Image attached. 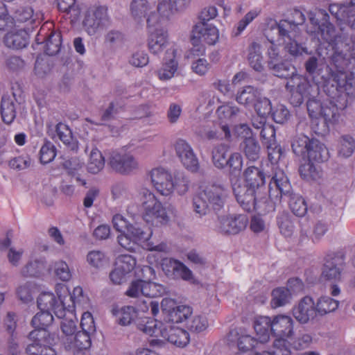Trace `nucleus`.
I'll return each mask as SVG.
<instances>
[{
    "label": "nucleus",
    "mask_w": 355,
    "mask_h": 355,
    "mask_svg": "<svg viewBox=\"0 0 355 355\" xmlns=\"http://www.w3.org/2000/svg\"><path fill=\"white\" fill-rule=\"evenodd\" d=\"M282 197L289 198V207L297 216L302 217L307 212V205L304 199L293 193L292 187L282 171H277L270 181L269 198L272 203L280 201Z\"/></svg>",
    "instance_id": "obj_1"
},
{
    "label": "nucleus",
    "mask_w": 355,
    "mask_h": 355,
    "mask_svg": "<svg viewBox=\"0 0 355 355\" xmlns=\"http://www.w3.org/2000/svg\"><path fill=\"white\" fill-rule=\"evenodd\" d=\"M326 92L329 98H338L341 94L347 96L355 97V83H349L347 80V76L344 73L334 75L331 85L326 86ZM347 101V99H346Z\"/></svg>",
    "instance_id": "obj_12"
},
{
    "label": "nucleus",
    "mask_w": 355,
    "mask_h": 355,
    "mask_svg": "<svg viewBox=\"0 0 355 355\" xmlns=\"http://www.w3.org/2000/svg\"><path fill=\"white\" fill-rule=\"evenodd\" d=\"M248 223V216L244 214L218 216L216 228L223 234L234 235L244 230Z\"/></svg>",
    "instance_id": "obj_11"
},
{
    "label": "nucleus",
    "mask_w": 355,
    "mask_h": 355,
    "mask_svg": "<svg viewBox=\"0 0 355 355\" xmlns=\"http://www.w3.org/2000/svg\"><path fill=\"white\" fill-rule=\"evenodd\" d=\"M293 314L302 324H306L314 319L318 314L313 298L309 296L302 298L297 305L293 307Z\"/></svg>",
    "instance_id": "obj_17"
},
{
    "label": "nucleus",
    "mask_w": 355,
    "mask_h": 355,
    "mask_svg": "<svg viewBox=\"0 0 355 355\" xmlns=\"http://www.w3.org/2000/svg\"><path fill=\"white\" fill-rule=\"evenodd\" d=\"M92 334L85 331H79L74 335L72 342L69 343L66 347L87 349L92 345L91 335Z\"/></svg>",
    "instance_id": "obj_46"
},
{
    "label": "nucleus",
    "mask_w": 355,
    "mask_h": 355,
    "mask_svg": "<svg viewBox=\"0 0 355 355\" xmlns=\"http://www.w3.org/2000/svg\"><path fill=\"white\" fill-rule=\"evenodd\" d=\"M284 44L285 51L293 57L309 54L307 49L302 44L298 43L295 38H292L291 40H288Z\"/></svg>",
    "instance_id": "obj_51"
},
{
    "label": "nucleus",
    "mask_w": 355,
    "mask_h": 355,
    "mask_svg": "<svg viewBox=\"0 0 355 355\" xmlns=\"http://www.w3.org/2000/svg\"><path fill=\"white\" fill-rule=\"evenodd\" d=\"M166 42V32L163 29L155 28L153 31H150L148 48L151 53H159L165 47Z\"/></svg>",
    "instance_id": "obj_29"
},
{
    "label": "nucleus",
    "mask_w": 355,
    "mask_h": 355,
    "mask_svg": "<svg viewBox=\"0 0 355 355\" xmlns=\"http://www.w3.org/2000/svg\"><path fill=\"white\" fill-rule=\"evenodd\" d=\"M309 22L311 27H308L307 33L320 36L321 39L331 44L336 37V28L329 21V16L324 11H320L318 17L310 12L309 14Z\"/></svg>",
    "instance_id": "obj_4"
},
{
    "label": "nucleus",
    "mask_w": 355,
    "mask_h": 355,
    "mask_svg": "<svg viewBox=\"0 0 355 355\" xmlns=\"http://www.w3.org/2000/svg\"><path fill=\"white\" fill-rule=\"evenodd\" d=\"M125 40L124 34L117 30H111L105 35V42L112 48L121 46Z\"/></svg>",
    "instance_id": "obj_57"
},
{
    "label": "nucleus",
    "mask_w": 355,
    "mask_h": 355,
    "mask_svg": "<svg viewBox=\"0 0 355 355\" xmlns=\"http://www.w3.org/2000/svg\"><path fill=\"white\" fill-rule=\"evenodd\" d=\"M62 36L60 33L52 31L45 40L44 52L51 56L56 55L60 50Z\"/></svg>",
    "instance_id": "obj_42"
},
{
    "label": "nucleus",
    "mask_w": 355,
    "mask_h": 355,
    "mask_svg": "<svg viewBox=\"0 0 355 355\" xmlns=\"http://www.w3.org/2000/svg\"><path fill=\"white\" fill-rule=\"evenodd\" d=\"M84 166V162L78 157H73L65 159L62 166L69 175H74L76 172L80 170Z\"/></svg>",
    "instance_id": "obj_63"
},
{
    "label": "nucleus",
    "mask_w": 355,
    "mask_h": 355,
    "mask_svg": "<svg viewBox=\"0 0 355 355\" xmlns=\"http://www.w3.org/2000/svg\"><path fill=\"white\" fill-rule=\"evenodd\" d=\"M116 266L127 275L135 268L136 259L131 255L123 254L118 257Z\"/></svg>",
    "instance_id": "obj_60"
},
{
    "label": "nucleus",
    "mask_w": 355,
    "mask_h": 355,
    "mask_svg": "<svg viewBox=\"0 0 355 355\" xmlns=\"http://www.w3.org/2000/svg\"><path fill=\"white\" fill-rule=\"evenodd\" d=\"M56 134L61 141L65 144L69 149L77 151L78 149V141L73 138L71 129L62 123H58L55 125Z\"/></svg>",
    "instance_id": "obj_32"
},
{
    "label": "nucleus",
    "mask_w": 355,
    "mask_h": 355,
    "mask_svg": "<svg viewBox=\"0 0 355 355\" xmlns=\"http://www.w3.org/2000/svg\"><path fill=\"white\" fill-rule=\"evenodd\" d=\"M291 300V291L284 287H279L272 291L271 306L274 309L288 304Z\"/></svg>",
    "instance_id": "obj_41"
},
{
    "label": "nucleus",
    "mask_w": 355,
    "mask_h": 355,
    "mask_svg": "<svg viewBox=\"0 0 355 355\" xmlns=\"http://www.w3.org/2000/svg\"><path fill=\"white\" fill-rule=\"evenodd\" d=\"M218 116L221 120L234 121L242 114L240 109L230 103L219 106L216 110Z\"/></svg>",
    "instance_id": "obj_48"
},
{
    "label": "nucleus",
    "mask_w": 355,
    "mask_h": 355,
    "mask_svg": "<svg viewBox=\"0 0 355 355\" xmlns=\"http://www.w3.org/2000/svg\"><path fill=\"white\" fill-rule=\"evenodd\" d=\"M309 87V83L302 76H294L287 82L286 87L290 89V102L294 107H298L303 103Z\"/></svg>",
    "instance_id": "obj_18"
},
{
    "label": "nucleus",
    "mask_w": 355,
    "mask_h": 355,
    "mask_svg": "<svg viewBox=\"0 0 355 355\" xmlns=\"http://www.w3.org/2000/svg\"><path fill=\"white\" fill-rule=\"evenodd\" d=\"M159 331L164 338L178 347H184L189 342L187 331L172 324H164Z\"/></svg>",
    "instance_id": "obj_20"
},
{
    "label": "nucleus",
    "mask_w": 355,
    "mask_h": 355,
    "mask_svg": "<svg viewBox=\"0 0 355 355\" xmlns=\"http://www.w3.org/2000/svg\"><path fill=\"white\" fill-rule=\"evenodd\" d=\"M21 107L15 96H3L1 101V115L5 123L10 124L17 115V110Z\"/></svg>",
    "instance_id": "obj_24"
},
{
    "label": "nucleus",
    "mask_w": 355,
    "mask_h": 355,
    "mask_svg": "<svg viewBox=\"0 0 355 355\" xmlns=\"http://www.w3.org/2000/svg\"><path fill=\"white\" fill-rule=\"evenodd\" d=\"M230 181L240 180V174L243 168V157L239 153H231L228 157Z\"/></svg>",
    "instance_id": "obj_37"
},
{
    "label": "nucleus",
    "mask_w": 355,
    "mask_h": 355,
    "mask_svg": "<svg viewBox=\"0 0 355 355\" xmlns=\"http://www.w3.org/2000/svg\"><path fill=\"white\" fill-rule=\"evenodd\" d=\"M4 43L8 48L21 49L28 44V34L21 30L8 33L4 37Z\"/></svg>",
    "instance_id": "obj_35"
},
{
    "label": "nucleus",
    "mask_w": 355,
    "mask_h": 355,
    "mask_svg": "<svg viewBox=\"0 0 355 355\" xmlns=\"http://www.w3.org/2000/svg\"><path fill=\"white\" fill-rule=\"evenodd\" d=\"M300 176L306 181H318L322 178L320 166L315 165L311 161H306L299 168Z\"/></svg>",
    "instance_id": "obj_33"
},
{
    "label": "nucleus",
    "mask_w": 355,
    "mask_h": 355,
    "mask_svg": "<svg viewBox=\"0 0 355 355\" xmlns=\"http://www.w3.org/2000/svg\"><path fill=\"white\" fill-rule=\"evenodd\" d=\"M60 328L63 334L65 336L64 343L67 346L69 343L72 342V338L76 334L77 330L76 322L71 319L64 320L61 322Z\"/></svg>",
    "instance_id": "obj_56"
},
{
    "label": "nucleus",
    "mask_w": 355,
    "mask_h": 355,
    "mask_svg": "<svg viewBox=\"0 0 355 355\" xmlns=\"http://www.w3.org/2000/svg\"><path fill=\"white\" fill-rule=\"evenodd\" d=\"M33 10L28 6H19L17 8L11 17L13 19L14 24L15 22L24 23L29 20L32 21Z\"/></svg>",
    "instance_id": "obj_58"
},
{
    "label": "nucleus",
    "mask_w": 355,
    "mask_h": 355,
    "mask_svg": "<svg viewBox=\"0 0 355 355\" xmlns=\"http://www.w3.org/2000/svg\"><path fill=\"white\" fill-rule=\"evenodd\" d=\"M272 334L276 338H291L293 335V320L287 315H276L272 319Z\"/></svg>",
    "instance_id": "obj_21"
},
{
    "label": "nucleus",
    "mask_w": 355,
    "mask_h": 355,
    "mask_svg": "<svg viewBox=\"0 0 355 355\" xmlns=\"http://www.w3.org/2000/svg\"><path fill=\"white\" fill-rule=\"evenodd\" d=\"M260 92L252 86H246L239 90L236 94V101L245 106H252L259 98Z\"/></svg>",
    "instance_id": "obj_36"
},
{
    "label": "nucleus",
    "mask_w": 355,
    "mask_h": 355,
    "mask_svg": "<svg viewBox=\"0 0 355 355\" xmlns=\"http://www.w3.org/2000/svg\"><path fill=\"white\" fill-rule=\"evenodd\" d=\"M144 296L149 297H156L161 296L165 292L164 286L161 284L151 282L144 280Z\"/></svg>",
    "instance_id": "obj_52"
},
{
    "label": "nucleus",
    "mask_w": 355,
    "mask_h": 355,
    "mask_svg": "<svg viewBox=\"0 0 355 355\" xmlns=\"http://www.w3.org/2000/svg\"><path fill=\"white\" fill-rule=\"evenodd\" d=\"M277 123L284 124L288 121L291 114L288 110L284 105H277L270 114Z\"/></svg>",
    "instance_id": "obj_61"
},
{
    "label": "nucleus",
    "mask_w": 355,
    "mask_h": 355,
    "mask_svg": "<svg viewBox=\"0 0 355 355\" xmlns=\"http://www.w3.org/2000/svg\"><path fill=\"white\" fill-rule=\"evenodd\" d=\"M163 322L164 324L180 323L188 319L192 313L190 306L177 305L176 302L171 298H164L161 302Z\"/></svg>",
    "instance_id": "obj_8"
},
{
    "label": "nucleus",
    "mask_w": 355,
    "mask_h": 355,
    "mask_svg": "<svg viewBox=\"0 0 355 355\" xmlns=\"http://www.w3.org/2000/svg\"><path fill=\"white\" fill-rule=\"evenodd\" d=\"M105 166V159L102 153L96 148L92 150L87 164V171L92 174L99 173Z\"/></svg>",
    "instance_id": "obj_44"
},
{
    "label": "nucleus",
    "mask_w": 355,
    "mask_h": 355,
    "mask_svg": "<svg viewBox=\"0 0 355 355\" xmlns=\"http://www.w3.org/2000/svg\"><path fill=\"white\" fill-rule=\"evenodd\" d=\"M277 223L283 235L288 237L293 234L294 225L288 214H280L277 218Z\"/></svg>",
    "instance_id": "obj_50"
},
{
    "label": "nucleus",
    "mask_w": 355,
    "mask_h": 355,
    "mask_svg": "<svg viewBox=\"0 0 355 355\" xmlns=\"http://www.w3.org/2000/svg\"><path fill=\"white\" fill-rule=\"evenodd\" d=\"M118 321L121 325H128L137 318V313L133 306H125L118 312Z\"/></svg>",
    "instance_id": "obj_53"
},
{
    "label": "nucleus",
    "mask_w": 355,
    "mask_h": 355,
    "mask_svg": "<svg viewBox=\"0 0 355 355\" xmlns=\"http://www.w3.org/2000/svg\"><path fill=\"white\" fill-rule=\"evenodd\" d=\"M150 10L152 6L147 0H132L130 3L131 15L138 24L144 21Z\"/></svg>",
    "instance_id": "obj_31"
},
{
    "label": "nucleus",
    "mask_w": 355,
    "mask_h": 355,
    "mask_svg": "<svg viewBox=\"0 0 355 355\" xmlns=\"http://www.w3.org/2000/svg\"><path fill=\"white\" fill-rule=\"evenodd\" d=\"M243 175L248 187L257 189L259 194L263 193L269 197L270 184L267 189L266 175L261 168L254 166H248L244 170Z\"/></svg>",
    "instance_id": "obj_14"
},
{
    "label": "nucleus",
    "mask_w": 355,
    "mask_h": 355,
    "mask_svg": "<svg viewBox=\"0 0 355 355\" xmlns=\"http://www.w3.org/2000/svg\"><path fill=\"white\" fill-rule=\"evenodd\" d=\"M259 116L266 117L271 113L272 106L270 101L261 94L252 105Z\"/></svg>",
    "instance_id": "obj_55"
},
{
    "label": "nucleus",
    "mask_w": 355,
    "mask_h": 355,
    "mask_svg": "<svg viewBox=\"0 0 355 355\" xmlns=\"http://www.w3.org/2000/svg\"><path fill=\"white\" fill-rule=\"evenodd\" d=\"M344 263L345 254L343 252L327 254L324 258L322 277L326 280H339Z\"/></svg>",
    "instance_id": "obj_9"
},
{
    "label": "nucleus",
    "mask_w": 355,
    "mask_h": 355,
    "mask_svg": "<svg viewBox=\"0 0 355 355\" xmlns=\"http://www.w3.org/2000/svg\"><path fill=\"white\" fill-rule=\"evenodd\" d=\"M269 70L274 76L280 78L292 80L294 76H301L297 73V69L293 64L284 60H282Z\"/></svg>",
    "instance_id": "obj_34"
},
{
    "label": "nucleus",
    "mask_w": 355,
    "mask_h": 355,
    "mask_svg": "<svg viewBox=\"0 0 355 355\" xmlns=\"http://www.w3.org/2000/svg\"><path fill=\"white\" fill-rule=\"evenodd\" d=\"M235 198L241 207L247 211L261 208L262 204L267 203L274 210L272 200L263 193H258V191L248 185L243 184L241 180L230 182Z\"/></svg>",
    "instance_id": "obj_3"
},
{
    "label": "nucleus",
    "mask_w": 355,
    "mask_h": 355,
    "mask_svg": "<svg viewBox=\"0 0 355 355\" xmlns=\"http://www.w3.org/2000/svg\"><path fill=\"white\" fill-rule=\"evenodd\" d=\"M193 35L209 45L216 44L219 37L218 29L210 24H196L193 28Z\"/></svg>",
    "instance_id": "obj_23"
},
{
    "label": "nucleus",
    "mask_w": 355,
    "mask_h": 355,
    "mask_svg": "<svg viewBox=\"0 0 355 355\" xmlns=\"http://www.w3.org/2000/svg\"><path fill=\"white\" fill-rule=\"evenodd\" d=\"M55 147L49 141H46L40 151V159L41 163L46 164L52 162L55 155Z\"/></svg>",
    "instance_id": "obj_54"
},
{
    "label": "nucleus",
    "mask_w": 355,
    "mask_h": 355,
    "mask_svg": "<svg viewBox=\"0 0 355 355\" xmlns=\"http://www.w3.org/2000/svg\"><path fill=\"white\" fill-rule=\"evenodd\" d=\"M313 139H309L304 135H296L292 141L291 147L293 153L300 157L305 159L307 152L311 146V141Z\"/></svg>",
    "instance_id": "obj_38"
},
{
    "label": "nucleus",
    "mask_w": 355,
    "mask_h": 355,
    "mask_svg": "<svg viewBox=\"0 0 355 355\" xmlns=\"http://www.w3.org/2000/svg\"><path fill=\"white\" fill-rule=\"evenodd\" d=\"M228 196L227 189L221 184H212L207 186L193 199V208L199 216L207 215L211 209L220 211Z\"/></svg>",
    "instance_id": "obj_2"
},
{
    "label": "nucleus",
    "mask_w": 355,
    "mask_h": 355,
    "mask_svg": "<svg viewBox=\"0 0 355 355\" xmlns=\"http://www.w3.org/2000/svg\"><path fill=\"white\" fill-rule=\"evenodd\" d=\"M347 105V101L343 94L339 96V99L330 98L329 102L324 104L322 107L319 116L323 119L324 123L327 125L329 124L333 125L338 121L339 110H344Z\"/></svg>",
    "instance_id": "obj_13"
},
{
    "label": "nucleus",
    "mask_w": 355,
    "mask_h": 355,
    "mask_svg": "<svg viewBox=\"0 0 355 355\" xmlns=\"http://www.w3.org/2000/svg\"><path fill=\"white\" fill-rule=\"evenodd\" d=\"M254 329L260 343H266L272 333V319L267 316L257 317L254 321Z\"/></svg>",
    "instance_id": "obj_30"
},
{
    "label": "nucleus",
    "mask_w": 355,
    "mask_h": 355,
    "mask_svg": "<svg viewBox=\"0 0 355 355\" xmlns=\"http://www.w3.org/2000/svg\"><path fill=\"white\" fill-rule=\"evenodd\" d=\"M108 165L121 174H129L138 168V162L132 155L118 150L109 151Z\"/></svg>",
    "instance_id": "obj_10"
},
{
    "label": "nucleus",
    "mask_w": 355,
    "mask_h": 355,
    "mask_svg": "<svg viewBox=\"0 0 355 355\" xmlns=\"http://www.w3.org/2000/svg\"><path fill=\"white\" fill-rule=\"evenodd\" d=\"M125 232L137 245L148 241L150 235L142 230L137 223H130Z\"/></svg>",
    "instance_id": "obj_49"
},
{
    "label": "nucleus",
    "mask_w": 355,
    "mask_h": 355,
    "mask_svg": "<svg viewBox=\"0 0 355 355\" xmlns=\"http://www.w3.org/2000/svg\"><path fill=\"white\" fill-rule=\"evenodd\" d=\"M298 33L299 28L291 24L288 19L270 20L264 31L265 35L272 44L275 41L284 43L295 38Z\"/></svg>",
    "instance_id": "obj_6"
},
{
    "label": "nucleus",
    "mask_w": 355,
    "mask_h": 355,
    "mask_svg": "<svg viewBox=\"0 0 355 355\" xmlns=\"http://www.w3.org/2000/svg\"><path fill=\"white\" fill-rule=\"evenodd\" d=\"M45 270L46 262L42 259H35L24 266L21 270V274L24 277H39L44 272Z\"/></svg>",
    "instance_id": "obj_43"
},
{
    "label": "nucleus",
    "mask_w": 355,
    "mask_h": 355,
    "mask_svg": "<svg viewBox=\"0 0 355 355\" xmlns=\"http://www.w3.org/2000/svg\"><path fill=\"white\" fill-rule=\"evenodd\" d=\"M53 321V317L51 311H40L33 318L31 324L35 328L34 330L47 331L46 328Z\"/></svg>",
    "instance_id": "obj_45"
},
{
    "label": "nucleus",
    "mask_w": 355,
    "mask_h": 355,
    "mask_svg": "<svg viewBox=\"0 0 355 355\" xmlns=\"http://www.w3.org/2000/svg\"><path fill=\"white\" fill-rule=\"evenodd\" d=\"M190 3L191 0H162L157 6V10L167 18L171 13L184 10Z\"/></svg>",
    "instance_id": "obj_26"
},
{
    "label": "nucleus",
    "mask_w": 355,
    "mask_h": 355,
    "mask_svg": "<svg viewBox=\"0 0 355 355\" xmlns=\"http://www.w3.org/2000/svg\"><path fill=\"white\" fill-rule=\"evenodd\" d=\"M240 149L249 161L255 162L259 159L261 146L254 137H245L240 144Z\"/></svg>",
    "instance_id": "obj_27"
},
{
    "label": "nucleus",
    "mask_w": 355,
    "mask_h": 355,
    "mask_svg": "<svg viewBox=\"0 0 355 355\" xmlns=\"http://www.w3.org/2000/svg\"><path fill=\"white\" fill-rule=\"evenodd\" d=\"M355 150V143L352 137L348 135L342 137L340 141V146L338 153L345 157H348L352 155Z\"/></svg>",
    "instance_id": "obj_59"
},
{
    "label": "nucleus",
    "mask_w": 355,
    "mask_h": 355,
    "mask_svg": "<svg viewBox=\"0 0 355 355\" xmlns=\"http://www.w3.org/2000/svg\"><path fill=\"white\" fill-rule=\"evenodd\" d=\"M55 342V335L49 331L33 330L27 336L25 352L28 355H44L51 349Z\"/></svg>",
    "instance_id": "obj_5"
},
{
    "label": "nucleus",
    "mask_w": 355,
    "mask_h": 355,
    "mask_svg": "<svg viewBox=\"0 0 355 355\" xmlns=\"http://www.w3.org/2000/svg\"><path fill=\"white\" fill-rule=\"evenodd\" d=\"M228 147L226 145L220 144L215 146L211 152V159L215 167L223 169L228 163Z\"/></svg>",
    "instance_id": "obj_39"
},
{
    "label": "nucleus",
    "mask_w": 355,
    "mask_h": 355,
    "mask_svg": "<svg viewBox=\"0 0 355 355\" xmlns=\"http://www.w3.org/2000/svg\"><path fill=\"white\" fill-rule=\"evenodd\" d=\"M87 261L91 266L100 268L107 262L105 254L98 250H93L88 253Z\"/></svg>",
    "instance_id": "obj_62"
},
{
    "label": "nucleus",
    "mask_w": 355,
    "mask_h": 355,
    "mask_svg": "<svg viewBox=\"0 0 355 355\" xmlns=\"http://www.w3.org/2000/svg\"><path fill=\"white\" fill-rule=\"evenodd\" d=\"M144 218L146 221H150L153 218H155L159 223L162 224L167 223L171 216L166 209L162 207L161 202L158 200L152 203V205H148L144 207Z\"/></svg>",
    "instance_id": "obj_25"
},
{
    "label": "nucleus",
    "mask_w": 355,
    "mask_h": 355,
    "mask_svg": "<svg viewBox=\"0 0 355 355\" xmlns=\"http://www.w3.org/2000/svg\"><path fill=\"white\" fill-rule=\"evenodd\" d=\"M208 327V320L205 315H196L187 322V327L192 331L201 332Z\"/></svg>",
    "instance_id": "obj_64"
},
{
    "label": "nucleus",
    "mask_w": 355,
    "mask_h": 355,
    "mask_svg": "<svg viewBox=\"0 0 355 355\" xmlns=\"http://www.w3.org/2000/svg\"><path fill=\"white\" fill-rule=\"evenodd\" d=\"M151 182L155 189L163 196H168L174 190V182L171 175L163 168H157L151 171Z\"/></svg>",
    "instance_id": "obj_16"
},
{
    "label": "nucleus",
    "mask_w": 355,
    "mask_h": 355,
    "mask_svg": "<svg viewBox=\"0 0 355 355\" xmlns=\"http://www.w3.org/2000/svg\"><path fill=\"white\" fill-rule=\"evenodd\" d=\"M110 23L107 8L105 6H94L87 10L83 25L89 35H94Z\"/></svg>",
    "instance_id": "obj_7"
},
{
    "label": "nucleus",
    "mask_w": 355,
    "mask_h": 355,
    "mask_svg": "<svg viewBox=\"0 0 355 355\" xmlns=\"http://www.w3.org/2000/svg\"><path fill=\"white\" fill-rule=\"evenodd\" d=\"M329 154L327 147L318 139H315L311 141V146L307 152L306 158L309 161H314L318 163L328 160Z\"/></svg>",
    "instance_id": "obj_28"
},
{
    "label": "nucleus",
    "mask_w": 355,
    "mask_h": 355,
    "mask_svg": "<svg viewBox=\"0 0 355 355\" xmlns=\"http://www.w3.org/2000/svg\"><path fill=\"white\" fill-rule=\"evenodd\" d=\"M330 64L334 67L335 71H332L331 78L334 79V75L344 73L345 74V69H347L349 61L345 58V56L341 53L334 51L330 56Z\"/></svg>",
    "instance_id": "obj_47"
},
{
    "label": "nucleus",
    "mask_w": 355,
    "mask_h": 355,
    "mask_svg": "<svg viewBox=\"0 0 355 355\" xmlns=\"http://www.w3.org/2000/svg\"><path fill=\"white\" fill-rule=\"evenodd\" d=\"M339 302L329 296L320 297L315 305L317 314L323 316L335 311L338 307Z\"/></svg>",
    "instance_id": "obj_40"
},
{
    "label": "nucleus",
    "mask_w": 355,
    "mask_h": 355,
    "mask_svg": "<svg viewBox=\"0 0 355 355\" xmlns=\"http://www.w3.org/2000/svg\"><path fill=\"white\" fill-rule=\"evenodd\" d=\"M176 49H169L166 51L164 62L157 71V76L160 80H166L173 77L178 69V61L175 59Z\"/></svg>",
    "instance_id": "obj_22"
},
{
    "label": "nucleus",
    "mask_w": 355,
    "mask_h": 355,
    "mask_svg": "<svg viewBox=\"0 0 355 355\" xmlns=\"http://www.w3.org/2000/svg\"><path fill=\"white\" fill-rule=\"evenodd\" d=\"M37 302L40 311H53L59 318H62L65 315L64 303L60 300H58L51 293L40 294Z\"/></svg>",
    "instance_id": "obj_19"
},
{
    "label": "nucleus",
    "mask_w": 355,
    "mask_h": 355,
    "mask_svg": "<svg viewBox=\"0 0 355 355\" xmlns=\"http://www.w3.org/2000/svg\"><path fill=\"white\" fill-rule=\"evenodd\" d=\"M161 267L164 273L171 279L190 280L193 277L192 272L184 263L172 258L163 259Z\"/></svg>",
    "instance_id": "obj_15"
}]
</instances>
